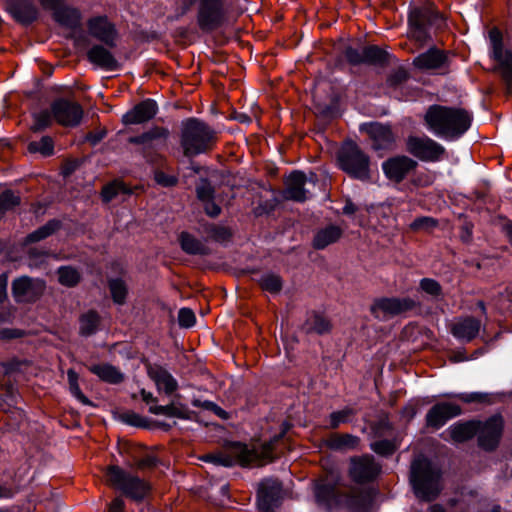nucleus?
<instances>
[{
    "label": "nucleus",
    "mask_w": 512,
    "mask_h": 512,
    "mask_svg": "<svg viewBox=\"0 0 512 512\" xmlns=\"http://www.w3.org/2000/svg\"><path fill=\"white\" fill-rule=\"evenodd\" d=\"M5 10L22 24H30L38 16V9L31 0H7Z\"/></svg>",
    "instance_id": "21"
},
{
    "label": "nucleus",
    "mask_w": 512,
    "mask_h": 512,
    "mask_svg": "<svg viewBox=\"0 0 512 512\" xmlns=\"http://www.w3.org/2000/svg\"><path fill=\"white\" fill-rule=\"evenodd\" d=\"M216 141V132L205 122L188 118L181 123V145L186 156H195L210 150Z\"/></svg>",
    "instance_id": "2"
},
{
    "label": "nucleus",
    "mask_w": 512,
    "mask_h": 512,
    "mask_svg": "<svg viewBox=\"0 0 512 512\" xmlns=\"http://www.w3.org/2000/svg\"><path fill=\"white\" fill-rule=\"evenodd\" d=\"M462 413L461 407L453 402H440L435 404L426 415V424L428 427L439 429L446 422Z\"/></svg>",
    "instance_id": "19"
},
{
    "label": "nucleus",
    "mask_w": 512,
    "mask_h": 512,
    "mask_svg": "<svg viewBox=\"0 0 512 512\" xmlns=\"http://www.w3.org/2000/svg\"><path fill=\"white\" fill-rule=\"evenodd\" d=\"M169 135V131L165 128L155 127L139 136L129 138L131 144L142 145V153L149 161H153L149 156V150L155 148V141L158 139L165 140Z\"/></svg>",
    "instance_id": "24"
},
{
    "label": "nucleus",
    "mask_w": 512,
    "mask_h": 512,
    "mask_svg": "<svg viewBox=\"0 0 512 512\" xmlns=\"http://www.w3.org/2000/svg\"><path fill=\"white\" fill-rule=\"evenodd\" d=\"M7 276H0V302L6 298Z\"/></svg>",
    "instance_id": "64"
},
{
    "label": "nucleus",
    "mask_w": 512,
    "mask_h": 512,
    "mask_svg": "<svg viewBox=\"0 0 512 512\" xmlns=\"http://www.w3.org/2000/svg\"><path fill=\"white\" fill-rule=\"evenodd\" d=\"M45 283L39 279L20 277L13 282L12 291L18 302L36 300L44 291Z\"/></svg>",
    "instance_id": "18"
},
{
    "label": "nucleus",
    "mask_w": 512,
    "mask_h": 512,
    "mask_svg": "<svg viewBox=\"0 0 512 512\" xmlns=\"http://www.w3.org/2000/svg\"><path fill=\"white\" fill-rule=\"evenodd\" d=\"M405 149L424 162H437L445 155V148L426 135H409L405 140Z\"/></svg>",
    "instance_id": "7"
},
{
    "label": "nucleus",
    "mask_w": 512,
    "mask_h": 512,
    "mask_svg": "<svg viewBox=\"0 0 512 512\" xmlns=\"http://www.w3.org/2000/svg\"><path fill=\"white\" fill-rule=\"evenodd\" d=\"M63 0H39L44 9H55Z\"/></svg>",
    "instance_id": "63"
},
{
    "label": "nucleus",
    "mask_w": 512,
    "mask_h": 512,
    "mask_svg": "<svg viewBox=\"0 0 512 512\" xmlns=\"http://www.w3.org/2000/svg\"><path fill=\"white\" fill-rule=\"evenodd\" d=\"M503 430V420L500 416H493L485 422H479L477 430L480 447L485 450L494 449L500 440Z\"/></svg>",
    "instance_id": "16"
},
{
    "label": "nucleus",
    "mask_w": 512,
    "mask_h": 512,
    "mask_svg": "<svg viewBox=\"0 0 512 512\" xmlns=\"http://www.w3.org/2000/svg\"><path fill=\"white\" fill-rule=\"evenodd\" d=\"M259 285L265 291L277 293L282 288V280L280 276L273 273H265L258 280Z\"/></svg>",
    "instance_id": "40"
},
{
    "label": "nucleus",
    "mask_w": 512,
    "mask_h": 512,
    "mask_svg": "<svg viewBox=\"0 0 512 512\" xmlns=\"http://www.w3.org/2000/svg\"><path fill=\"white\" fill-rule=\"evenodd\" d=\"M100 317L97 312L90 310L80 317V334L90 336L94 334L99 327Z\"/></svg>",
    "instance_id": "35"
},
{
    "label": "nucleus",
    "mask_w": 512,
    "mask_h": 512,
    "mask_svg": "<svg viewBox=\"0 0 512 512\" xmlns=\"http://www.w3.org/2000/svg\"><path fill=\"white\" fill-rule=\"evenodd\" d=\"M438 19V15L427 8H413L408 19L411 36L418 42H426L430 38L429 26L433 25Z\"/></svg>",
    "instance_id": "11"
},
{
    "label": "nucleus",
    "mask_w": 512,
    "mask_h": 512,
    "mask_svg": "<svg viewBox=\"0 0 512 512\" xmlns=\"http://www.w3.org/2000/svg\"><path fill=\"white\" fill-rule=\"evenodd\" d=\"M435 226L436 221L431 217H419L410 224V227L413 230H425Z\"/></svg>",
    "instance_id": "55"
},
{
    "label": "nucleus",
    "mask_w": 512,
    "mask_h": 512,
    "mask_svg": "<svg viewBox=\"0 0 512 512\" xmlns=\"http://www.w3.org/2000/svg\"><path fill=\"white\" fill-rule=\"evenodd\" d=\"M205 459L226 467L235 464L241 466L261 465L272 459V443H265L259 449L249 448L241 443H233L228 447L226 454L209 455Z\"/></svg>",
    "instance_id": "3"
},
{
    "label": "nucleus",
    "mask_w": 512,
    "mask_h": 512,
    "mask_svg": "<svg viewBox=\"0 0 512 512\" xmlns=\"http://www.w3.org/2000/svg\"><path fill=\"white\" fill-rule=\"evenodd\" d=\"M345 56L347 60L351 64H361L363 63V48L361 50L354 48H347L345 51Z\"/></svg>",
    "instance_id": "57"
},
{
    "label": "nucleus",
    "mask_w": 512,
    "mask_h": 512,
    "mask_svg": "<svg viewBox=\"0 0 512 512\" xmlns=\"http://www.w3.org/2000/svg\"><path fill=\"white\" fill-rule=\"evenodd\" d=\"M339 165L342 170L358 179L369 177V157L352 141H347L338 154Z\"/></svg>",
    "instance_id": "6"
},
{
    "label": "nucleus",
    "mask_w": 512,
    "mask_h": 512,
    "mask_svg": "<svg viewBox=\"0 0 512 512\" xmlns=\"http://www.w3.org/2000/svg\"><path fill=\"white\" fill-rule=\"evenodd\" d=\"M88 59L94 65L107 70L113 71L118 68V62L112 53L100 45H95L88 51Z\"/></svg>",
    "instance_id": "27"
},
{
    "label": "nucleus",
    "mask_w": 512,
    "mask_h": 512,
    "mask_svg": "<svg viewBox=\"0 0 512 512\" xmlns=\"http://www.w3.org/2000/svg\"><path fill=\"white\" fill-rule=\"evenodd\" d=\"M106 135V132L105 131H99L97 133H90L88 136H87V140L92 144V145H96L97 143H99Z\"/></svg>",
    "instance_id": "60"
},
{
    "label": "nucleus",
    "mask_w": 512,
    "mask_h": 512,
    "mask_svg": "<svg viewBox=\"0 0 512 512\" xmlns=\"http://www.w3.org/2000/svg\"><path fill=\"white\" fill-rule=\"evenodd\" d=\"M68 381H69V387L72 395L78 399L83 404H89V400L87 397L82 393L79 385H78V376L75 371L68 370L67 372Z\"/></svg>",
    "instance_id": "46"
},
{
    "label": "nucleus",
    "mask_w": 512,
    "mask_h": 512,
    "mask_svg": "<svg viewBox=\"0 0 512 512\" xmlns=\"http://www.w3.org/2000/svg\"><path fill=\"white\" fill-rule=\"evenodd\" d=\"M124 511V502L120 498L114 499L109 507L107 512H123Z\"/></svg>",
    "instance_id": "59"
},
{
    "label": "nucleus",
    "mask_w": 512,
    "mask_h": 512,
    "mask_svg": "<svg viewBox=\"0 0 512 512\" xmlns=\"http://www.w3.org/2000/svg\"><path fill=\"white\" fill-rule=\"evenodd\" d=\"M205 212L211 216L216 217L220 214V207L214 203L213 199L203 202Z\"/></svg>",
    "instance_id": "58"
},
{
    "label": "nucleus",
    "mask_w": 512,
    "mask_h": 512,
    "mask_svg": "<svg viewBox=\"0 0 512 512\" xmlns=\"http://www.w3.org/2000/svg\"><path fill=\"white\" fill-rule=\"evenodd\" d=\"M149 411L156 415L180 416V411L174 405H154L150 406Z\"/></svg>",
    "instance_id": "53"
},
{
    "label": "nucleus",
    "mask_w": 512,
    "mask_h": 512,
    "mask_svg": "<svg viewBox=\"0 0 512 512\" xmlns=\"http://www.w3.org/2000/svg\"><path fill=\"white\" fill-rule=\"evenodd\" d=\"M441 476L438 469L423 458H416L411 465V483L416 496L425 501L435 499L440 493Z\"/></svg>",
    "instance_id": "4"
},
{
    "label": "nucleus",
    "mask_w": 512,
    "mask_h": 512,
    "mask_svg": "<svg viewBox=\"0 0 512 512\" xmlns=\"http://www.w3.org/2000/svg\"><path fill=\"white\" fill-rule=\"evenodd\" d=\"M28 149L30 152H39L43 155H50L53 152V141L50 137L44 136L39 141L29 143Z\"/></svg>",
    "instance_id": "45"
},
{
    "label": "nucleus",
    "mask_w": 512,
    "mask_h": 512,
    "mask_svg": "<svg viewBox=\"0 0 512 512\" xmlns=\"http://www.w3.org/2000/svg\"><path fill=\"white\" fill-rule=\"evenodd\" d=\"M180 243L182 249L189 254L206 253V248L204 247V245L199 240H197L188 233L181 234Z\"/></svg>",
    "instance_id": "37"
},
{
    "label": "nucleus",
    "mask_w": 512,
    "mask_h": 512,
    "mask_svg": "<svg viewBox=\"0 0 512 512\" xmlns=\"http://www.w3.org/2000/svg\"><path fill=\"white\" fill-rule=\"evenodd\" d=\"M90 371L97 375L101 380L117 384L123 380V374L110 364H99L90 367Z\"/></svg>",
    "instance_id": "33"
},
{
    "label": "nucleus",
    "mask_w": 512,
    "mask_h": 512,
    "mask_svg": "<svg viewBox=\"0 0 512 512\" xmlns=\"http://www.w3.org/2000/svg\"><path fill=\"white\" fill-rule=\"evenodd\" d=\"M478 428L479 422L477 421L457 422L451 425L446 433L449 434L453 442L462 443L476 435Z\"/></svg>",
    "instance_id": "29"
},
{
    "label": "nucleus",
    "mask_w": 512,
    "mask_h": 512,
    "mask_svg": "<svg viewBox=\"0 0 512 512\" xmlns=\"http://www.w3.org/2000/svg\"><path fill=\"white\" fill-rule=\"evenodd\" d=\"M281 500L282 487L277 480L266 479L260 483L257 497L260 512H277Z\"/></svg>",
    "instance_id": "13"
},
{
    "label": "nucleus",
    "mask_w": 512,
    "mask_h": 512,
    "mask_svg": "<svg viewBox=\"0 0 512 512\" xmlns=\"http://www.w3.org/2000/svg\"><path fill=\"white\" fill-rule=\"evenodd\" d=\"M58 228V222L56 221H49L44 226L40 227L39 229L35 230L34 232L30 233L26 237V243H34L41 241L51 234H53Z\"/></svg>",
    "instance_id": "39"
},
{
    "label": "nucleus",
    "mask_w": 512,
    "mask_h": 512,
    "mask_svg": "<svg viewBox=\"0 0 512 512\" xmlns=\"http://www.w3.org/2000/svg\"><path fill=\"white\" fill-rule=\"evenodd\" d=\"M155 181L164 187L174 186L177 183V178L173 175H167L162 171H156L154 176Z\"/></svg>",
    "instance_id": "56"
},
{
    "label": "nucleus",
    "mask_w": 512,
    "mask_h": 512,
    "mask_svg": "<svg viewBox=\"0 0 512 512\" xmlns=\"http://www.w3.org/2000/svg\"><path fill=\"white\" fill-rule=\"evenodd\" d=\"M343 234V229L335 224L327 225L319 229L313 238V247L318 250L325 249L327 246L337 242Z\"/></svg>",
    "instance_id": "28"
},
{
    "label": "nucleus",
    "mask_w": 512,
    "mask_h": 512,
    "mask_svg": "<svg viewBox=\"0 0 512 512\" xmlns=\"http://www.w3.org/2000/svg\"><path fill=\"white\" fill-rule=\"evenodd\" d=\"M131 191L128 187L124 185V183L120 181H113L102 189V199L105 202L111 201L114 197H116L119 194H130Z\"/></svg>",
    "instance_id": "38"
},
{
    "label": "nucleus",
    "mask_w": 512,
    "mask_h": 512,
    "mask_svg": "<svg viewBox=\"0 0 512 512\" xmlns=\"http://www.w3.org/2000/svg\"><path fill=\"white\" fill-rule=\"evenodd\" d=\"M197 197L200 201L205 202L213 199L214 190L207 181H202L196 188Z\"/></svg>",
    "instance_id": "52"
},
{
    "label": "nucleus",
    "mask_w": 512,
    "mask_h": 512,
    "mask_svg": "<svg viewBox=\"0 0 512 512\" xmlns=\"http://www.w3.org/2000/svg\"><path fill=\"white\" fill-rule=\"evenodd\" d=\"M157 113V104L154 100L146 99L122 116L126 125L142 124L151 120Z\"/></svg>",
    "instance_id": "23"
},
{
    "label": "nucleus",
    "mask_w": 512,
    "mask_h": 512,
    "mask_svg": "<svg viewBox=\"0 0 512 512\" xmlns=\"http://www.w3.org/2000/svg\"><path fill=\"white\" fill-rule=\"evenodd\" d=\"M316 181L314 173H311L308 178L303 172L294 171L286 179L284 195L287 199L303 202L311 196L308 186L315 187Z\"/></svg>",
    "instance_id": "10"
},
{
    "label": "nucleus",
    "mask_w": 512,
    "mask_h": 512,
    "mask_svg": "<svg viewBox=\"0 0 512 512\" xmlns=\"http://www.w3.org/2000/svg\"><path fill=\"white\" fill-rule=\"evenodd\" d=\"M106 476L111 485L134 500L143 499L148 492V485L144 481L126 474L118 466H110Z\"/></svg>",
    "instance_id": "8"
},
{
    "label": "nucleus",
    "mask_w": 512,
    "mask_h": 512,
    "mask_svg": "<svg viewBox=\"0 0 512 512\" xmlns=\"http://www.w3.org/2000/svg\"><path fill=\"white\" fill-rule=\"evenodd\" d=\"M420 288L432 297H439L442 293L440 284L431 278H424L420 281Z\"/></svg>",
    "instance_id": "49"
},
{
    "label": "nucleus",
    "mask_w": 512,
    "mask_h": 512,
    "mask_svg": "<svg viewBox=\"0 0 512 512\" xmlns=\"http://www.w3.org/2000/svg\"><path fill=\"white\" fill-rule=\"evenodd\" d=\"M489 40H490V44L491 46L495 45V44H500L502 43V37H501V33L499 32V30L497 29H492L490 32H489Z\"/></svg>",
    "instance_id": "62"
},
{
    "label": "nucleus",
    "mask_w": 512,
    "mask_h": 512,
    "mask_svg": "<svg viewBox=\"0 0 512 512\" xmlns=\"http://www.w3.org/2000/svg\"><path fill=\"white\" fill-rule=\"evenodd\" d=\"M428 129L438 137L453 140L463 135L471 125V115L463 109L434 105L425 114Z\"/></svg>",
    "instance_id": "1"
},
{
    "label": "nucleus",
    "mask_w": 512,
    "mask_h": 512,
    "mask_svg": "<svg viewBox=\"0 0 512 512\" xmlns=\"http://www.w3.org/2000/svg\"><path fill=\"white\" fill-rule=\"evenodd\" d=\"M194 312L189 308H182L178 313V322L181 327L190 328L195 324Z\"/></svg>",
    "instance_id": "51"
},
{
    "label": "nucleus",
    "mask_w": 512,
    "mask_h": 512,
    "mask_svg": "<svg viewBox=\"0 0 512 512\" xmlns=\"http://www.w3.org/2000/svg\"><path fill=\"white\" fill-rule=\"evenodd\" d=\"M156 463V459L153 456H146L137 462L139 468L152 467Z\"/></svg>",
    "instance_id": "61"
},
{
    "label": "nucleus",
    "mask_w": 512,
    "mask_h": 512,
    "mask_svg": "<svg viewBox=\"0 0 512 512\" xmlns=\"http://www.w3.org/2000/svg\"><path fill=\"white\" fill-rule=\"evenodd\" d=\"M51 112L55 121L62 126H77L83 117L81 106L65 99L53 102Z\"/></svg>",
    "instance_id": "14"
},
{
    "label": "nucleus",
    "mask_w": 512,
    "mask_h": 512,
    "mask_svg": "<svg viewBox=\"0 0 512 512\" xmlns=\"http://www.w3.org/2000/svg\"><path fill=\"white\" fill-rule=\"evenodd\" d=\"M491 53L495 60L499 62L503 78L509 84L512 83V56L504 51L502 43L491 46Z\"/></svg>",
    "instance_id": "31"
},
{
    "label": "nucleus",
    "mask_w": 512,
    "mask_h": 512,
    "mask_svg": "<svg viewBox=\"0 0 512 512\" xmlns=\"http://www.w3.org/2000/svg\"><path fill=\"white\" fill-rule=\"evenodd\" d=\"M417 162L405 155H397L388 158L382 163V170L385 176L393 182L399 183L417 167Z\"/></svg>",
    "instance_id": "15"
},
{
    "label": "nucleus",
    "mask_w": 512,
    "mask_h": 512,
    "mask_svg": "<svg viewBox=\"0 0 512 512\" xmlns=\"http://www.w3.org/2000/svg\"><path fill=\"white\" fill-rule=\"evenodd\" d=\"M397 448V444L390 440H379L371 444V449L383 456L391 455Z\"/></svg>",
    "instance_id": "47"
},
{
    "label": "nucleus",
    "mask_w": 512,
    "mask_h": 512,
    "mask_svg": "<svg viewBox=\"0 0 512 512\" xmlns=\"http://www.w3.org/2000/svg\"><path fill=\"white\" fill-rule=\"evenodd\" d=\"M481 323L473 317H466L457 320L452 326V334L459 340L470 341L480 331Z\"/></svg>",
    "instance_id": "26"
},
{
    "label": "nucleus",
    "mask_w": 512,
    "mask_h": 512,
    "mask_svg": "<svg viewBox=\"0 0 512 512\" xmlns=\"http://www.w3.org/2000/svg\"><path fill=\"white\" fill-rule=\"evenodd\" d=\"M149 376L155 382L159 391L166 394H172L177 389V381L165 369L161 367H152L149 369Z\"/></svg>",
    "instance_id": "30"
},
{
    "label": "nucleus",
    "mask_w": 512,
    "mask_h": 512,
    "mask_svg": "<svg viewBox=\"0 0 512 512\" xmlns=\"http://www.w3.org/2000/svg\"><path fill=\"white\" fill-rule=\"evenodd\" d=\"M367 132L373 140V148L375 150L388 149L395 142V137L389 126L372 123L369 125Z\"/></svg>",
    "instance_id": "25"
},
{
    "label": "nucleus",
    "mask_w": 512,
    "mask_h": 512,
    "mask_svg": "<svg viewBox=\"0 0 512 512\" xmlns=\"http://www.w3.org/2000/svg\"><path fill=\"white\" fill-rule=\"evenodd\" d=\"M59 282L62 285L71 287L76 285L80 280L79 272L72 267L63 266L58 270Z\"/></svg>",
    "instance_id": "41"
},
{
    "label": "nucleus",
    "mask_w": 512,
    "mask_h": 512,
    "mask_svg": "<svg viewBox=\"0 0 512 512\" xmlns=\"http://www.w3.org/2000/svg\"><path fill=\"white\" fill-rule=\"evenodd\" d=\"M448 397H457L461 401L465 403L472 402H483L486 399V395L479 392L472 393H460V394H447Z\"/></svg>",
    "instance_id": "54"
},
{
    "label": "nucleus",
    "mask_w": 512,
    "mask_h": 512,
    "mask_svg": "<svg viewBox=\"0 0 512 512\" xmlns=\"http://www.w3.org/2000/svg\"><path fill=\"white\" fill-rule=\"evenodd\" d=\"M413 64L421 70L445 69L448 67L449 58L444 51L433 47L418 55Z\"/></svg>",
    "instance_id": "22"
},
{
    "label": "nucleus",
    "mask_w": 512,
    "mask_h": 512,
    "mask_svg": "<svg viewBox=\"0 0 512 512\" xmlns=\"http://www.w3.org/2000/svg\"><path fill=\"white\" fill-rule=\"evenodd\" d=\"M306 329L308 331H314L318 334L325 333L330 329V323L324 317L320 315H313L308 319L306 323Z\"/></svg>",
    "instance_id": "43"
},
{
    "label": "nucleus",
    "mask_w": 512,
    "mask_h": 512,
    "mask_svg": "<svg viewBox=\"0 0 512 512\" xmlns=\"http://www.w3.org/2000/svg\"><path fill=\"white\" fill-rule=\"evenodd\" d=\"M363 63L382 65L387 62L389 54L378 46H367L363 48Z\"/></svg>",
    "instance_id": "36"
},
{
    "label": "nucleus",
    "mask_w": 512,
    "mask_h": 512,
    "mask_svg": "<svg viewBox=\"0 0 512 512\" xmlns=\"http://www.w3.org/2000/svg\"><path fill=\"white\" fill-rule=\"evenodd\" d=\"M20 198L10 190L0 194V214H3L19 205Z\"/></svg>",
    "instance_id": "44"
},
{
    "label": "nucleus",
    "mask_w": 512,
    "mask_h": 512,
    "mask_svg": "<svg viewBox=\"0 0 512 512\" xmlns=\"http://www.w3.org/2000/svg\"><path fill=\"white\" fill-rule=\"evenodd\" d=\"M380 472V466L369 455L353 457L350 461V476L358 483L373 480Z\"/></svg>",
    "instance_id": "17"
},
{
    "label": "nucleus",
    "mask_w": 512,
    "mask_h": 512,
    "mask_svg": "<svg viewBox=\"0 0 512 512\" xmlns=\"http://www.w3.org/2000/svg\"><path fill=\"white\" fill-rule=\"evenodd\" d=\"M414 300L406 298L376 299L370 307L371 314L379 320H386L415 307Z\"/></svg>",
    "instance_id": "9"
},
{
    "label": "nucleus",
    "mask_w": 512,
    "mask_h": 512,
    "mask_svg": "<svg viewBox=\"0 0 512 512\" xmlns=\"http://www.w3.org/2000/svg\"><path fill=\"white\" fill-rule=\"evenodd\" d=\"M359 444V438L352 434H333L327 440V445L333 450H352Z\"/></svg>",
    "instance_id": "32"
},
{
    "label": "nucleus",
    "mask_w": 512,
    "mask_h": 512,
    "mask_svg": "<svg viewBox=\"0 0 512 512\" xmlns=\"http://www.w3.org/2000/svg\"><path fill=\"white\" fill-rule=\"evenodd\" d=\"M52 112H48L47 110L40 111L34 114V123L32 125L33 131H41L48 127L52 122Z\"/></svg>",
    "instance_id": "48"
},
{
    "label": "nucleus",
    "mask_w": 512,
    "mask_h": 512,
    "mask_svg": "<svg viewBox=\"0 0 512 512\" xmlns=\"http://www.w3.org/2000/svg\"><path fill=\"white\" fill-rule=\"evenodd\" d=\"M352 414L353 411L351 409H343L331 413L330 427L337 428L340 424L347 422Z\"/></svg>",
    "instance_id": "50"
},
{
    "label": "nucleus",
    "mask_w": 512,
    "mask_h": 512,
    "mask_svg": "<svg viewBox=\"0 0 512 512\" xmlns=\"http://www.w3.org/2000/svg\"><path fill=\"white\" fill-rule=\"evenodd\" d=\"M315 497L319 503H327L329 509H332L335 504L347 512H368L371 504V496L366 491H354L351 495H335L333 490L325 484L315 487Z\"/></svg>",
    "instance_id": "5"
},
{
    "label": "nucleus",
    "mask_w": 512,
    "mask_h": 512,
    "mask_svg": "<svg viewBox=\"0 0 512 512\" xmlns=\"http://www.w3.org/2000/svg\"><path fill=\"white\" fill-rule=\"evenodd\" d=\"M224 20L223 4L221 0H201L197 21L204 31L218 28Z\"/></svg>",
    "instance_id": "12"
},
{
    "label": "nucleus",
    "mask_w": 512,
    "mask_h": 512,
    "mask_svg": "<svg viewBox=\"0 0 512 512\" xmlns=\"http://www.w3.org/2000/svg\"><path fill=\"white\" fill-rule=\"evenodd\" d=\"M109 288L115 303L123 304L127 295V287L120 279H113L109 282Z\"/></svg>",
    "instance_id": "42"
},
{
    "label": "nucleus",
    "mask_w": 512,
    "mask_h": 512,
    "mask_svg": "<svg viewBox=\"0 0 512 512\" xmlns=\"http://www.w3.org/2000/svg\"><path fill=\"white\" fill-rule=\"evenodd\" d=\"M88 33L97 40L113 47L117 37L114 25L103 16L91 18L87 24Z\"/></svg>",
    "instance_id": "20"
},
{
    "label": "nucleus",
    "mask_w": 512,
    "mask_h": 512,
    "mask_svg": "<svg viewBox=\"0 0 512 512\" xmlns=\"http://www.w3.org/2000/svg\"><path fill=\"white\" fill-rule=\"evenodd\" d=\"M54 14V19L67 27H75L80 20V13L78 10L69 7H60L57 5L55 9H51Z\"/></svg>",
    "instance_id": "34"
}]
</instances>
